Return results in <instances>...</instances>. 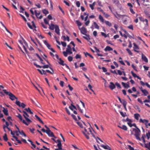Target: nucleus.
Listing matches in <instances>:
<instances>
[{
    "instance_id": "f257e3e1",
    "label": "nucleus",
    "mask_w": 150,
    "mask_h": 150,
    "mask_svg": "<svg viewBox=\"0 0 150 150\" xmlns=\"http://www.w3.org/2000/svg\"><path fill=\"white\" fill-rule=\"evenodd\" d=\"M132 130L134 132L135 134L134 135L137 139L139 141H141V139L139 137L140 135L141 131L139 129V128H133Z\"/></svg>"
},
{
    "instance_id": "f03ea898",
    "label": "nucleus",
    "mask_w": 150,
    "mask_h": 150,
    "mask_svg": "<svg viewBox=\"0 0 150 150\" xmlns=\"http://www.w3.org/2000/svg\"><path fill=\"white\" fill-rule=\"evenodd\" d=\"M3 91L6 94L9 96L10 99L12 100H13L15 99H18L17 98L10 92L7 91L5 89H3Z\"/></svg>"
},
{
    "instance_id": "7ed1b4c3",
    "label": "nucleus",
    "mask_w": 150,
    "mask_h": 150,
    "mask_svg": "<svg viewBox=\"0 0 150 150\" xmlns=\"http://www.w3.org/2000/svg\"><path fill=\"white\" fill-rule=\"evenodd\" d=\"M51 139L54 141L55 142H58L57 146L58 147V149H55V150H63L62 148V145L61 144V141L59 139H58L56 141L54 138H52Z\"/></svg>"
},
{
    "instance_id": "20e7f679",
    "label": "nucleus",
    "mask_w": 150,
    "mask_h": 150,
    "mask_svg": "<svg viewBox=\"0 0 150 150\" xmlns=\"http://www.w3.org/2000/svg\"><path fill=\"white\" fill-rule=\"evenodd\" d=\"M22 112L23 113V115L24 117L26 119V121L28 122V123L29 124V123L31 122V121L28 118L29 117V115L27 113L24 111H23Z\"/></svg>"
},
{
    "instance_id": "39448f33",
    "label": "nucleus",
    "mask_w": 150,
    "mask_h": 150,
    "mask_svg": "<svg viewBox=\"0 0 150 150\" xmlns=\"http://www.w3.org/2000/svg\"><path fill=\"white\" fill-rule=\"evenodd\" d=\"M79 29L80 30L82 34L86 36L87 35L86 34V33H87V30L84 27H82L81 28H79Z\"/></svg>"
},
{
    "instance_id": "423d86ee",
    "label": "nucleus",
    "mask_w": 150,
    "mask_h": 150,
    "mask_svg": "<svg viewBox=\"0 0 150 150\" xmlns=\"http://www.w3.org/2000/svg\"><path fill=\"white\" fill-rule=\"evenodd\" d=\"M133 45H134V47H133L134 51L138 53H139V48L138 46L135 43H133Z\"/></svg>"
},
{
    "instance_id": "0eeeda50",
    "label": "nucleus",
    "mask_w": 150,
    "mask_h": 150,
    "mask_svg": "<svg viewBox=\"0 0 150 150\" xmlns=\"http://www.w3.org/2000/svg\"><path fill=\"white\" fill-rule=\"evenodd\" d=\"M16 104L20 107H22L23 108H24L26 106L23 103H21L20 102L17 100L16 102Z\"/></svg>"
},
{
    "instance_id": "6e6552de",
    "label": "nucleus",
    "mask_w": 150,
    "mask_h": 150,
    "mask_svg": "<svg viewBox=\"0 0 150 150\" xmlns=\"http://www.w3.org/2000/svg\"><path fill=\"white\" fill-rule=\"evenodd\" d=\"M34 64L37 67V68H43V69L45 68H50V67L48 65H44L43 66H40L39 65L35 63H34Z\"/></svg>"
},
{
    "instance_id": "1a4fd4ad",
    "label": "nucleus",
    "mask_w": 150,
    "mask_h": 150,
    "mask_svg": "<svg viewBox=\"0 0 150 150\" xmlns=\"http://www.w3.org/2000/svg\"><path fill=\"white\" fill-rule=\"evenodd\" d=\"M17 117L20 119L21 121H22L26 125H29V123L26 122L24 120H23L22 117L20 114H19L17 116Z\"/></svg>"
},
{
    "instance_id": "9d476101",
    "label": "nucleus",
    "mask_w": 150,
    "mask_h": 150,
    "mask_svg": "<svg viewBox=\"0 0 150 150\" xmlns=\"http://www.w3.org/2000/svg\"><path fill=\"white\" fill-rule=\"evenodd\" d=\"M110 84L109 85V88L111 90H113L116 87L115 84L112 82H110Z\"/></svg>"
},
{
    "instance_id": "9b49d317",
    "label": "nucleus",
    "mask_w": 150,
    "mask_h": 150,
    "mask_svg": "<svg viewBox=\"0 0 150 150\" xmlns=\"http://www.w3.org/2000/svg\"><path fill=\"white\" fill-rule=\"evenodd\" d=\"M140 123H142L145 125L146 124V122H149V120L146 119H142L140 118L139 121Z\"/></svg>"
},
{
    "instance_id": "f8f14e48",
    "label": "nucleus",
    "mask_w": 150,
    "mask_h": 150,
    "mask_svg": "<svg viewBox=\"0 0 150 150\" xmlns=\"http://www.w3.org/2000/svg\"><path fill=\"white\" fill-rule=\"evenodd\" d=\"M142 58L143 60L145 62L147 63L148 62V60L147 57L143 53L142 54Z\"/></svg>"
},
{
    "instance_id": "ddd939ff",
    "label": "nucleus",
    "mask_w": 150,
    "mask_h": 150,
    "mask_svg": "<svg viewBox=\"0 0 150 150\" xmlns=\"http://www.w3.org/2000/svg\"><path fill=\"white\" fill-rule=\"evenodd\" d=\"M113 14H114V16L118 19H120L121 18V16H124V15H121L118 14L116 12L115 13H112Z\"/></svg>"
},
{
    "instance_id": "4468645a",
    "label": "nucleus",
    "mask_w": 150,
    "mask_h": 150,
    "mask_svg": "<svg viewBox=\"0 0 150 150\" xmlns=\"http://www.w3.org/2000/svg\"><path fill=\"white\" fill-rule=\"evenodd\" d=\"M55 32L57 33V34L58 35H60L59 33V26L57 25H56V27H55Z\"/></svg>"
},
{
    "instance_id": "2eb2a0df",
    "label": "nucleus",
    "mask_w": 150,
    "mask_h": 150,
    "mask_svg": "<svg viewBox=\"0 0 150 150\" xmlns=\"http://www.w3.org/2000/svg\"><path fill=\"white\" fill-rule=\"evenodd\" d=\"M140 83L142 86H144L146 85L148 88H150V85L147 83L146 82L144 83L143 81H141Z\"/></svg>"
},
{
    "instance_id": "dca6fc26",
    "label": "nucleus",
    "mask_w": 150,
    "mask_h": 150,
    "mask_svg": "<svg viewBox=\"0 0 150 150\" xmlns=\"http://www.w3.org/2000/svg\"><path fill=\"white\" fill-rule=\"evenodd\" d=\"M105 51H110L113 50V49L112 48L109 46H106L104 49Z\"/></svg>"
},
{
    "instance_id": "f3484780",
    "label": "nucleus",
    "mask_w": 150,
    "mask_h": 150,
    "mask_svg": "<svg viewBox=\"0 0 150 150\" xmlns=\"http://www.w3.org/2000/svg\"><path fill=\"white\" fill-rule=\"evenodd\" d=\"M50 29L52 30H53L55 28L56 25H55L52 23H51L50 24H49Z\"/></svg>"
},
{
    "instance_id": "a211bd4d",
    "label": "nucleus",
    "mask_w": 150,
    "mask_h": 150,
    "mask_svg": "<svg viewBox=\"0 0 150 150\" xmlns=\"http://www.w3.org/2000/svg\"><path fill=\"white\" fill-rule=\"evenodd\" d=\"M0 23L5 28L6 30L11 35H12V34L11 32L6 27L5 25L1 21H0Z\"/></svg>"
},
{
    "instance_id": "6ab92c4d",
    "label": "nucleus",
    "mask_w": 150,
    "mask_h": 150,
    "mask_svg": "<svg viewBox=\"0 0 150 150\" xmlns=\"http://www.w3.org/2000/svg\"><path fill=\"white\" fill-rule=\"evenodd\" d=\"M122 86L125 88H128L129 87V82H128V83H126L123 82H122Z\"/></svg>"
},
{
    "instance_id": "aec40b11",
    "label": "nucleus",
    "mask_w": 150,
    "mask_h": 150,
    "mask_svg": "<svg viewBox=\"0 0 150 150\" xmlns=\"http://www.w3.org/2000/svg\"><path fill=\"white\" fill-rule=\"evenodd\" d=\"M3 111L4 114L6 116L8 115V110L7 108H4L3 107Z\"/></svg>"
},
{
    "instance_id": "412c9836",
    "label": "nucleus",
    "mask_w": 150,
    "mask_h": 150,
    "mask_svg": "<svg viewBox=\"0 0 150 150\" xmlns=\"http://www.w3.org/2000/svg\"><path fill=\"white\" fill-rule=\"evenodd\" d=\"M59 61H58V62L59 63L63 66H64V64L65 63H64V62L61 59V58H59Z\"/></svg>"
},
{
    "instance_id": "4be33fe9",
    "label": "nucleus",
    "mask_w": 150,
    "mask_h": 150,
    "mask_svg": "<svg viewBox=\"0 0 150 150\" xmlns=\"http://www.w3.org/2000/svg\"><path fill=\"white\" fill-rule=\"evenodd\" d=\"M48 132V133H49V134H47L48 136L50 137H54V138H56V137H55L54 134L53 133L51 132V130H50V132Z\"/></svg>"
},
{
    "instance_id": "5701e85b",
    "label": "nucleus",
    "mask_w": 150,
    "mask_h": 150,
    "mask_svg": "<svg viewBox=\"0 0 150 150\" xmlns=\"http://www.w3.org/2000/svg\"><path fill=\"white\" fill-rule=\"evenodd\" d=\"M38 71L40 73V74L42 75L44 74L46 75V71L42 69V70H41L39 69H37Z\"/></svg>"
},
{
    "instance_id": "b1692460",
    "label": "nucleus",
    "mask_w": 150,
    "mask_h": 150,
    "mask_svg": "<svg viewBox=\"0 0 150 150\" xmlns=\"http://www.w3.org/2000/svg\"><path fill=\"white\" fill-rule=\"evenodd\" d=\"M134 116L135 119L137 120H139V118L140 117V115L138 113L135 114Z\"/></svg>"
},
{
    "instance_id": "393cba45",
    "label": "nucleus",
    "mask_w": 150,
    "mask_h": 150,
    "mask_svg": "<svg viewBox=\"0 0 150 150\" xmlns=\"http://www.w3.org/2000/svg\"><path fill=\"white\" fill-rule=\"evenodd\" d=\"M24 44L25 45H24L23 44V47L24 48V50H25V51L27 53H28V52H27V50L26 49V47H25V46L27 47H28V44L27 43L25 42V41L24 42Z\"/></svg>"
},
{
    "instance_id": "a878e982",
    "label": "nucleus",
    "mask_w": 150,
    "mask_h": 150,
    "mask_svg": "<svg viewBox=\"0 0 150 150\" xmlns=\"http://www.w3.org/2000/svg\"><path fill=\"white\" fill-rule=\"evenodd\" d=\"M142 92L144 96H146L149 94L148 92L146 89H144L142 90Z\"/></svg>"
},
{
    "instance_id": "bb28decb",
    "label": "nucleus",
    "mask_w": 150,
    "mask_h": 150,
    "mask_svg": "<svg viewBox=\"0 0 150 150\" xmlns=\"http://www.w3.org/2000/svg\"><path fill=\"white\" fill-rule=\"evenodd\" d=\"M101 146L105 149H108L110 148V147L108 145L105 146L104 145L102 144L101 145Z\"/></svg>"
},
{
    "instance_id": "cd10ccee",
    "label": "nucleus",
    "mask_w": 150,
    "mask_h": 150,
    "mask_svg": "<svg viewBox=\"0 0 150 150\" xmlns=\"http://www.w3.org/2000/svg\"><path fill=\"white\" fill-rule=\"evenodd\" d=\"M127 18H122L123 23L124 24L127 25Z\"/></svg>"
},
{
    "instance_id": "c85d7f7f",
    "label": "nucleus",
    "mask_w": 150,
    "mask_h": 150,
    "mask_svg": "<svg viewBox=\"0 0 150 150\" xmlns=\"http://www.w3.org/2000/svg\"><path fill=\"white\" fill-rule=\"evenodd\" d=\"M35 117L36 118L38 119V120L41 123L43 124L44 122L42 121V120L40 119V118L37 115H35Z\"/></svg>"
},
{
    "instance_id": "c756f323",
    "label": "nucleus",
    "mask_w": 150,
    "mask_h": 150,
    "mask_svg": "<svg viewBox=\"0 0 150 150\" xmlns=\"http://www.w3.org/2000/svg\"><path fill=\"white\" fill-rule=\"evenodd\" d=\"M25 110L27 112L31 114H32L33 113V112L31 111V110L29 108H26Z\"/></svg>"
},
{
    "instance_id": "7c9ffc66",
    "label": "nucleus",
    "mask_w": 150,
    "mask_h": 150,
    "mask_svg": "<svg viewBox=\"0 0 150 150\" xmlns=\"http://www.w3.org/2000/svg\"><path fill=\"white\" fill-rule=\"evenodd\" d=\"M84 53L85 54L86 57H87V55L88 56H89L91 58L93 59V58H94L93 57L92 55H91L90 54L88 53V52H84Z\"/></svg>"
},
{
    "instance_id": "2f4dec72",
    "label": "nucleus",
    "mask_w": 150,
    "mask_h": 150,
    "mask_svg": "<svg viewBox=\"0 0 150 150\" xmlns=\"http://www.w3.org/2000/svg\"><path fill=\"white\" fill-rule=\"evenodd\" d=\"M117 98L119 100V101H120V103H122V104H123V103H125V102H126V101L124 99H123V100H121V99L119 97H117Z\"/></svg>"
},
{
    "instance_id": "473e14b6",
    "label": "nucleus",
    "mask_w": 150,
    "mask_h": 150,
    "mask_svg": "<svg viewBox=\"0 0 150 150\" xmlns=\"http://www.w3.org/2000/svg\"><path fill=\"white\" fill-rule=\"evenodd\" d=\"M95 2H94L92 4H90L89 6L92 10L94 9V7L95 5Z\"/></svg>"
},
{
    "instance_id": "72a5a7b5",
    "label": "nucleus",
    "mask_w": 150,
    "mask_h": 150,
    "mask_svg": "<svg viewBox=\"0 0 150 150\" xmlns=\"http://www.w3.org/2000/svg\"><path fill=\"white\" fill-rule=\"evenodd\" d=\"M99 19L103 23L104 22V19L103 17L100 15L99 16Z\"/></svg>"
},
{
    "instance_id": "f704fd0d",
    "label": "nucleus",
    "mask_w": 150,
    "mask_h": 150,
    "mask_svg": "<svg viewBox=\"0 0 150 150\" xmlns=\"http://www.w3.org/2000/svg\"><path fill=\"white\" fill-rule=\"evenodd\" d=\"M105 22L107 25L109 26V27H110L112 26L111 23L109 21H105Z\"/></svg>"
},
{
    "instance_id": "c9c22d12",
    "label": "nucleus",
    "mask_w": 150,
    "mask_h": 150,
    "mask_svg": "<svg viewBox=\"0 0 150 150\" xmlns=\"http://www.w3.org/2000/svg\"><path fill=\"white\" fill-rule=\"evenodd\" d=\"M28 141L30 142L31 143V144L33 146V147L34 148H35L36 147L35 145L33 143V142L30 139H28Z\"/></svg>"
},
{
    "instance_id": "e433bc0d",
    "label": "nucleus",
    "mask_w": 150,
    "mask_h": 150,
    "mask_svg": "<svg viewBox=\"0 0 150 150\" xmlns=\"http://www.w3.org/2000/svg\"><path fill=\"white\" fill-rule=\"evenodd\" d=\"M50 68L52 70V72L50 71V70H47L46 71V72H47L48 73H49L50 74H53V73H54L53 70V69H52V68L51 67H50Z\"/></svg>"
},
{
    "instance_id": "4c0bfd02",
    "label": "nucleus",
    "mask_w": 150,
    "mask_h": 150,
    "mask_svg": "<svg viewBox=\"0 0 150 150\" xmlns=\"http://www.w3.org/2000/svg\"><path fill=\"white\" fill-rule=\"evenodd\" d=\"M145 146L146 148L150 149V142L148 144H145Z\"/></svg>"
},
{
    "instance_id": "58836bf2",
    "label": "nucleus",
    "mask_w": 150,
    "mask_h": 150,
    "mask_svg": "<svg viewBox=\"0 0 150 150\" xmlns=\"http://www.w3.org/2000/svg\"><path fill=\"white\" fill-rule=\"evenodd\" d=\"M3 139L5 141H7L8 140V139L7 134L6 133L4 134V135L3 136Z\"/></svg>"
},
{
    "instance_id": "ea45409f",
    "label": "nucleus",
    "mask_w": 150,
    "mask_h": 150,
    "mask_svg": "<svg viewBox=\"0 0 150 150\" xmlns=\"http://www.w3.org/2000/svg\"><path fill=\"white\" fill-rule=\"evenodd\" d=\"M93 24L94 25L95 27L96 28L98 29L99 28V26L97 24V23L96 22H93Z\"/></svg>"
},
{
    "instance_id": "a19ab883",
    "label": "nucleus",
    "mask_w": 150,
    "mask_h": 150,
    "mask_svg": "<svg viewBox=\"0 0 150 150\" xmlns=\"http://www.w3.org/2000/svg\"><path fill=\"white\" fill-rule=\"evenodd\" d=\"M40 12L38 13H37V16H36L37 18H39L40 19H41L42 18V15L40 16Z\"/></svg>"
},
{
    "instance_id": "79ce46f5",
    "label": "nucleus",
    "mask_w": 150,
    "mask_h": 150,
    "mask_svg": "<svg viewBox=\"0 0 150 150\" xmlns=\"http://www.w3.org/2000/svg\"><path fill=\"white\" fill-rule=\"evenodd\" d=\"M82 132L83 134L86 137V138L87 139H89V137L88 135L89 134V133H87V134H86L83 132Z\"/></svg>"
},
{
    "instance_id": "37998d69",
    "label": "nucleus",
    "mask_w": 150,
    "mask_h": 150,
    "mask_svg": "<svg viewBox=\"0 0 150 150\" xmlns=\"http://www.w3.org/2000/svg\"><path fill=\"white\" fill-rule=\"evenodd\" d=\"M121 129L125 131H127V126L125 125H123Z\"/></svg>"
},
{
    "instance_id": "c03bdc74",
    "label": "nucleus",
    "mask_w": 150,
    "mask_h": 150,
    "mask_svg": "<svg viewBox=\"0 0 150 150\" xmlns=\"http://www.w3.org/2000/svg\"><path fill=\"white\" fill-rule=\"evenodd\" d=\"M18 132H19V133L20 134H21L22 135H23L25 137H26V135L24 133V132L23 130L21 131H18Z\"/></svg>"
},
{
    "instance_id": "a18cd8bd",
    "label": "nucleus",
    "mask_w": 150,
    "mask_h": 150,
    "mask_svg": "<svg viewBox=\"0 0 150 150\" xmlns=\"http://www.w3.org/2000/svg\"><path fill=\"white\" fill-rule=\"evenodd\" d=\"M76 23L79 26H80L82 25V23H81L78 20L76 21Z\"/></svg>"
},
{
    "instance_id": "49530a36",
    "label": "nucleus",
    "mask_w": 150,
    "mask_h": 150,
    "mask_svg": "<svg viewBox=\"0 0 150 150\" xmlns=\"http://www.w3.org/2000/svg\"><path fill=\"white\" fill-rule=\"evenodd\" d=\"M126 51H127V52L129 54L131 55H132V53L131 52V51L128 48H127L126 49Z\"/></svg>"
},
{
    "instance_id": "de8ad7c7",
    "label": "nucleus",
    "mask_w": 150,
    "mask_h": 150,
    "mask_svg": "<svg viewBox=\"0 0 150 150\" xmlns=\"http://www.w3.org/2000/svg\"><path fill=\"white\" fill-rule=\"evenodd\" d=\"M51 46L50 45L47 47L50 50L53 52H55V51L52 48H51Z\"/></svg>"
},
{
    "instance_id": "09e8293b",
    "label": "nucleus",
    "mask_w": 150,
    "mask_h": 150,
    "mask_svg": "<svg viewBox=\"0 0 150 150\" xmlns=\"http://www.w3.org/2000/svg\"><path fill=\"white\" fill-rule=\"evenodd\" d=\"M66 52L70 54H72V52H71V49L67 48L66 49Z\"/></svg>"
},
{
    "instance_id": "8fccbe9b",
    "label": "nucleus",
    "mask_w": 150,
    "mask_h": 150,
    "mask_svg": "<svg viewBox=\"0 0 150 150\" xmlns=\"http://www.w3.org/2000/svg\"><path fill=\"white\" fill-rule=\"evenodd\" d=\"M115 86H116L117 87L119 88H121L120 85L119 83L117 82H116L115 83Z\"/></svg>"
},
{
    "instance_id": "3c124183",
    "label": "nucleus",
    "mask_w": 150,
    "mask_h": 150,
    "mask_svg": "<svg viewBox=\"0 0 150 150\" xmlns=\"http://www.w3.org/2000/svg\"><path fill=\"white\" fill-rule=\"evenodd\" d=\"M131 73L132 74V75L133 77H134L135 78H137L138 76H137L134 73V72L132 71H131Z\"/></svg>"
},
{
    "instance_id": "603ef678",
    "label": "nucleus",
    "mask_w": 150,
    "mask_h": 150,
    "mask_svg": "<svg viewBox=\"0 0 150 150\" xmlns=\"http://www.w3.org/2000/svg\"><path fill=\"white\" fill-rule=\"evenodd\" d=\"M42 131L43 132H46L47 134H49V132L48 130H45L44 128H42L41 129Z\"/></svg>"
},
{
    "instance_id": "864d4df0",
    "label": "nucleus",
    "mask_w": 150,
    "mask_h": 150,
    "mask_svg": "<svg viewBox=\"0 0 150 150\" xmlns=\"http://www.w3.org/2000/svg\"><path fill=\"white\" fill-rule=\"evenodd\" d=\"M88 87L92 91H93L95 94L94 91L92 89V86L90 84H88Z\"/></svg>"
},
{
    "instance_id": "5fc2aeb1",
    "label": "nucleus",
    "mask_w": 150,
    "mask_h": 150,
    "mask_svg": "<svg viewBox=\"0 0 150 150\" xmlns=\"http://www.w3.org/2000/svg\"><path fill=\"white\" fill-rule=\"evenodd\" d=\"M44 44L47 46V47L50 45L47 40H45L44 41Z\"/></svg>"
},
{
    "instance_id": "6e6d98bb",
    "label": "nucleus",
    "mask_w": 150,
    "mask_h": 150,
    "mask_svg": "<svg viewBox=\"0 0 150 150\" xmlns=\"http://www.w3.org/2000/svg\"><path fill=\"white\" fill-rule=\"evenodd\" d=\"M77 124L79 125L80 127L81 128H83V126L82 124L80 122H77Z\"/></svg>"
},
{
    "instance_id": "4d7b16f0",
    "label": "nucleus",
    "mask_w": 150,
    "mask_h": 150,
    "mask_svg": "<svg viewBox=\"0 0 150 150\" xmlns=\"http://www.w3.org/2000/svg\"><path fill=\"white\" fill-rule=\"evenodd\" d=\"M42 11L43 13L45 15H46L49 13L48 11L45 9H44Z\"/></svg>"
},
{
    "instance_id": "13d9d810",
    "label": "nucleus",
    "mask_w": 150,
    "mask_h": 150,
    "mask_svg": "<svg viewBox=\"0 0 150 150\" xmlns=\"http://www.w3.org/2000/svg\"><path fill=\"white\" fill-rule=\"evenodd\" d=\"M146 136L147 138V139H149L150 137V132L149 131L148 132V133L146 134Z\"/></svg>"
},
{
    "instance_id": "bf43d9fd",
    "label": "nucleus",
    "mask_w": 150,
    "mask_h": 150,
    "mask_svg": "<svg viewBox=\"0 0 150 150\" xmlns=\"http://www.w3.org/2000/svg\"><path fill=\"white\" fill-rule=\"evenodd\" d=\"M139 19V20L142 21V22H144V18H142V17L141 16H139V17H138Z\"/></svg>"
},
{
    "instance_id": "052dcab7",
    "label": "nucleus",
    "mask_w": 150,
    "mask_h": 150,
    "mask_svg": "<svg viewBox=\"0 0 150 150\" xmlns=\"http://www.w3.org/2000/svg\"><path fill=\"white\" fill-rule=\"evenodd\" d=\"M103 14L107 18L110 16L107 13H105L104 12L103 13Z\"/></svg>"
},
{
    "instance_id": "680f3d73",
    "label": "nucleus",
    "mask_w": 150,
    "mask_h": 150,
    "mask_svg": "<svg viewBox=\"0 0 150 150\" xmlns=\"http://www.w3.org/2000/svg\"><path fill=\"white\" fill-rule=\"evenodd\" d=\"M127 104V102H126L125 103H123L122 104L125 109L126 110H127V108H126V107Z\"/></svg>"
},
{
    "instance_id": "e2e57ef3",
    "label": "nucleus",
    "mask_w": 150,
    "mask_h": 150,
    "mask_svg": "<svg viewBox=\"0 0 150 150\" xmlns=\"http://www.w3.org/2000/svg\"><path fill=\"white\" fill-rule=\"evenodd\" d=\"M61 43L62 45L64 47H65L67 46V44L65 42H61Z\"/></svg>"
},
{
    "instance_id": "0e129e2a",
    "label": "nucleus",
    "mask_w": 150,
    "mask_h": 150,
    "mask_svg": "<svg viewBox=\"0 0 150 150\" xmlns=\"http://www.w3.org/2000/svg\"><path fill=\"white\" fill-rule=\"evenodd\" d=\"M71 116L73 117V118L76 121L77 120V119L76 116L74 115L73 114H72L71 115Z\"/></svg>"
},
{
    "instance_id": "69168bd1",
    "label": "nucleus",
    "mask_w": 150,
    "mask_h": 150,
    "mask_svg": "<svg viewBox=\"0 0 150 150\" xmlns=\"http://www.w3.org/2000/svg\"><path fill=\"white\" fill-rule=\"evenodd\" d=\"M129 149V150H134V148L132 147L131 145H128L127 146Z\"/></svg>"
},
{
    "instance_id": "338daca9",
    "label": "nucleus",
    "mask_w": 150,
    "mask_h": 150,
    "mask_svg": "<svg viewBox=\"0 0 150 150\" xmlns=\"http://www.w3.org/2000/svg\"><path fill=\"white\" fill-rule=\"evenodd\" d=\"M44 22L45 24L49 25L48 22L46 18H45L44 20Z\"/></svg>"
},
{
    "instance_id": "774afa93",
    "label": "nucleus",
    "mask_w": 150,
    "mask_h": 150,
    "mask_svg": "<svg viewBox=\"0 0 150 150\" xmlns=\"http://www.w3.org/2000/svg\"><path fill=\"white\" fill-rule=\"evenodd\" d=\"M68 60L69 61V62H71V61L72 60H73V58L72 57H71V56H69L68 58Z\"/></svg>"
}]
</instances>
